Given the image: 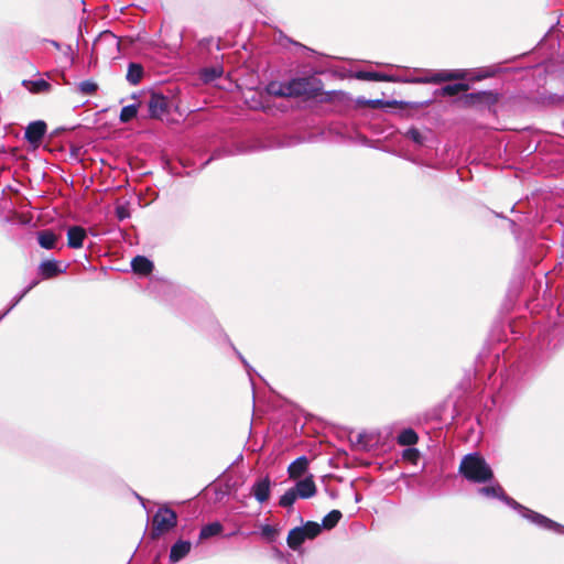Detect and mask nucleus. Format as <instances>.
I'll return each mask as SVG.
<instances>
[{"mask_svg":"<svg viewBox=\"0 0 564 564\" xmlns=\"http://www.w3.org/2000/svg\"><path fill=\"white\" fill-rule=\"evenodd\" d=\"M56 48H59V45L55 42V41H52L51 42Z\"/></svg>","mask_w":564,"mask_h":564,"instance_id":"e433bc0d","label":"nucleus"},{"mask_svg":"<svg viewBox=\"0 0 564 564\" xmlns=\"http://www.w3.org/2000/svg\"><path fill=\"white\" fill-rule=\"evenodd\" d=\"M479 492L486 497H498V498H503L505 499V496H503V492H502V489L500 486L496 485V486H491V487H484L479 490ZM506 500L508 502H512V505L517 506V503L514 501H510L509 499L506 498Z\"/></svg>","mask_w":564,"mask_h":564,"instance_id":"4be33fe9","label":"nucleus"},{"mask_svg":"<svg viewBox=\"0 0 564 564\" xmlns=\"http://www.w3.org/2000/svg\"><path fill=\"white\" fill-rule=\"evenodd\" d=\"M23 86L32 94H44L51 90V84L42 78L23 80Z\"/></svg>","mask_w":564,"mask_h":564,"instance_id":"9d476101","label":"nucleus"},{"mask_svg":"<svg viewBox=\"0 0 564 564\" xmlns=\"http://www.w3.org/2000/svg\"><path fill=\"white\" fill-rule=\"evenodd\" d=\"M138 113V108L134 105H129L122 108L120 113V120L122 122H128L133 119Z\"/></svg>","mask_w":564,"mask_h":564,"instance_id":"c85d7f7f","label":"nucleus"},{"mask_svg":"<svg viewBox=\"0 0 564 564\" xmlns=\"http://www.w3.org/2000/svg\"><path fill=\"white\" fill-rule=\"evenodd\" d=\"M97 35L104 36V35H115V32L111 30H99Z\"/></svg>","mask_w":564,"mask_h":564,"instance_id":"72a5a7b5","label":"nucleus"},{"mask_svg":"<svg viewBox=\"0 0 564 564\" xmlns=\"http://www.w3.org/2000/svg\"><path fill=\"white\" fill-rule=\"evenodd\" d=\"M93 31H94L93 29L88 28V23H85V32L89 33V32H93Z\"/></svg>","mask_w":564,"mask_h":564,"instance_id":"c9c22d12","label":"nucleus"},{"mask_svg":"<svg viewBox=\"0 0 564 564\" xmlns=\"http://www.w3.org/2000/svg\"><path fill=\"white\" fill-rule=\"evenodd\" d=\"M469 89V86L467 84H454V85H447L442 88L441 94L444 96H454L462 91H466Z\"/></svg>","mask_w":564,"mask_h":564,"instance_id":"412c9836","label":"nucleus"},{"mask_svg":"<svg viewBox=\"0 0 564 564\" xmlns=\"http://www.w3.org/2000/svg\"><path fill=\"white\" fill-rule=\"evenodd\" d=\"M307 467H308V460L306 457L302 456V457L297 458L289 466L288 471H289L290 478L296 479V478L301 477L302 475L305 474Z\"/></svg>","mask_w":564,"mask_h":564,"instance_id":"9b49d317","label":"nucleus"},{"mask_svg":"<svg viewBox=\"0 0 564 564\" xmlns=\"http://www.w3.org/2000/svg\"><path fill=\"white\" fill-rule=\"evenodd\" d=\"M86 238V230L82 227L74 226L67 230V242L70 248H82Z\"/></svg>","mask_w":564,"mask_h":564,"instance_id":"6e6552de","label":"nucleus"},{"mask_svg":"<svg viewBox=\"0 0 564 564\" xmlns=\"http://www.w3.org/2000/svg\"><path fill=\"white\" fill-rule=\"evenodd\" d=\"M469 72L464 69H443L437 72H427L426 75L420 77L400 78L398 82L412 84H441L443 82L467 79Z\"/></svg>","mask_w":564,"mask_h":564,"instance_id":"7ed1b4c3","label":"nucleus"},{"mask_svg":"<svg viewBox=\"0 0 564 564\" xmlns=\"http://www.w3.org/2000/svg\"><path fill=\"white\" fill-rule=\"evenodd\" d=\"M296 498H297V495H296V492H295L294 488H293V489H290V490H288V491H286V492L281 497V499H280V505H281L282 507H291V506L294 503V501H295V499H296Z\"/></svg>","mask_w":564,"mask_h":564,"instance_id":"c756f323","label":"nucleus"},{"mask_svg":"<svg viewBox=\"0 0 564 564\" xmlns=\"http://www.w3.org/2000/svg\"><path fill=\"white\" fill-rule=\"evenodd\" d=\"M408 135L413 140L415 141L416 143H421L422 142V137H421V133L415 130V129H412L408 132Z\"/></svg>","mask_w":564,"mask_h":564,"instance_id":"2f4dec72","label":"nucleus"},{"mask_svg":"<svg viewBox=\"0 0 564 564\" xmlns=\"http://www.w3.org/2000/svg\"><path fill=\"white\" fill-rule=\"evenodd\" d=\"M46 131V124L44 121H34L30 123L25 130V138L26 140L37 147L41 139L45 134Z\"/></svg>","mask_w":564,"mask_h":564,"instance_id":"423d86ee","label":"nucleus"},{"mask_svg":"<svg viewBox=\"0 0 564 564\" xmlns=\"http://www.w3.org/2000/svg\"><path fill=\"white\" fill-rule=\"evenodd\" d=\"M357 78L365 79V80L393 82V83H397L399 80V77L389 76V75H384L381 73H375V72L358 73Z\"/></svg>","mask_w":564,"mask_h":564,"instance_id":"4468645a","label":"nucleus"},{"mask_svg":"<svg viewBox=\"0 0 564 564\" xmlns=\"http://www.w3.org/2000/svg\"><path fill=\"white\" fill-rule=\"evenodd\" d=\"M523 516L542 527H545L549 529H558L560 528V525L557 523H555V522L549 520L547 518H545L539 513H535L533 511L524 510Z\"/></svg>","mask_w":564,"mask_h":564,"instance_id":"2eb2a0df","label":"nucleus"},{"mask_svg":"<svg viewBox=\"0 0 564 564\" xmlns=\"http://www.w3.org/2000/svg\"><path fill=\"white\" fill-rule=\"evenodd\" d=\"M404 457L410 459V460H412V462H415L416 458H417V452L415 449H412V448L406 449L404 452Z\"/></svg>","mask_w":564,"mask_h":564,"instance_id":"473e14b6","label":"nucleus"},{"mask_svg":"<svg viewBox=\"0 0 564 564\" xmlns=\"http://www.w3.org/2000/svg\"><path fill=\"white\" fill-rule=\"evenodd\" d=\"M57 237L52 231L45 230L39 234V243L42 248L53 249L55 248Z\"/></svg>","mask_w":564,"mask_h":564,"instance_id":"a211bd4d","label":"nucleus"},{"mask_svg":"<svg viewBox=\"0 0 564 564\" xmlns=\"http://www.w3.org/2000/svg\"><path fill=\"white\" fill-rule=\"evenodd\" d=\"M83 32H84L83 28H82V25H79V35H83Z\"/></svg>","mask_w":564,"mask_h":564,"instance_id":"4c0bfd02","label":"nucleus"},{"mask_svg":"<svg viewBox=\"0 0 564 564\" xmlns=\"http://www.w3.org/2000/svg\"><path fill=\"white\" fill-rule=\"evenodd\" d=\"M297 497L300 498H310L313 497L316 492V486L314 484L313 477H306L305 479H302L297 481L295 488H294Z\"/></svg>","mask_w":564,"mask_h":564,"instance_id":"0eeeda50","label":"nucleus"},{"mask_svg":"<svg viewBox=\"0 0 564 564\" xmlns=\"http://www.w3.org/2000/svg\"><path fill=\"white\" fill-rule=\"evenodd\" d=\"M260 532L261 536L269 542H272L275 540L279 530L275 527H272L270 524H261L260 525Z\"/></svg>","mask_w":564,"mask_h":564,"instance_id":"a878e982","label":"nucleus"},{"mask_svg":"<svg viewBox=\"0 0 564 564\" xmlns=\"http://www.w3.org/2000/svg\"><path fill=\"white\" fill-rule=\"evenodd\" d=\"M223 527L218 522L210 523L204 527L200 531V539H208L210 536L217 535L221 532Z\"/></svg>","mask_w":564,"mask_h":564,"instance_id":"b1692460","label":"nucleus"},{"mask_svg":"<svg viewBox=\"0 0 564 564\" xmlns=\"http://www.w3.org/2000/svg\"><path fill=\"white\" fill-rule=\"evenodd\" d=\"M131 265L133 271L139 274H149L153 268L152 262L149 259L141 256L135 257L132 260Z\"/></svg>","mask_w":564,"mask_h":564,"instance_id":"f8f14e48","label":"nucleus"},{"mask_svg":"<svg viewBox=\"0 0 564 564\" xmlns=\"http://www.w3.org/2000/svg\"><path fill=\"white\" fill-rule=\"evenodd\" d=\"M61 272V269L58 268V263L56 261H44L40 265V273L45 279H50L54 275H57Z\"/></svg>","mask_w":564,"mask_h":564,"instance_id":"dca6fc26","label":"nucleus"},{"mask_svg":"<svg viewBox=\"0 0 564 564\" xmlns=\"http://www.w3.org/2000/svg\"><path fill=\"white\" fill-rule=\"evenodd\" d=\"M191 550V543L185 541H180L175 543L171 550L170 558L173 562L180 561Z\"/></svg>","mask_w":564,"mask_h":564,"instance_id":"ddd939ff","label":"nucleus"},{"mask_svg":"<svg viewBox=\"0 0 564 564\" xmlns=\"http://www.w3.org/2000/svg\"><path fill=\"white\" fill-rule=\"evenodd\" d=\"M460 473L469 480L485 482L492 477V471L485 459L477 455H467L460 463Z\"/></svg>","mask_w":564,"mask_h":564,"instance_id":"f257e3e1","label":"nucleus"},{"mask_svg":"<svg viewBox=\"0 0 564 564\" xmlns=\"http://www.w3.org/2000/svg\"><path fill=\"white\" fill-rule=\"evenodd\" d=\"M98 89V85L93 80H84L77 85V90L84 96H91Z\"/></svg>","mask_w":564,"mask_h":564,"instance_id":"5701e85b","label":"nucleus"},{"mask_svg":"<svg viewBox=\"0 0 564 564\" xmlns=\"http://www.w3.org/2000/svg\"><path fill=\"white\" fill-rule=\"evenodd\" d=\"M224 70L220 66L205 68L200 72V77L204 83H210L223 75Z\"/></svg>","mask_w":564,"mask_h":564,"instance_id":"aec40b11","label":"nucleus"},{"mask_svg":"<svg viewBox=\"0 0 564 564\" xmlns=\"http://www.w3.org/2000/svg\"><path fill=\"white\" fill-rule=\"evenodd\" d=\"M306 539H313L321 532L319 524L315 522H307L304 527L301 528Z\"/></svg>","mask_w":564,"mask_h":564,"instance_id":"cd10ccee","label":"nucleus"},{"mask_svg":"<svg viewBox=\"0 0 564 564\" xmlns=\"http://www.w3.org/2000/svg\"><path fill=\"white\" fill-rule=\"evenodd\" d=\"M482 77H484V76L478 75V76H476L475 78H476V79H480V78H482Z\"/></svg>","mask_w":564,"mask_h":564,"instance_id":"58836bf2","label":"nucleus"},{"mask_svg":"<svg viewBox=\"0 0 564 564\" xmlns=\"http://www.w3.org/2000/svg\"><path fill=\"white\" fill-rule=\"evenodd\" d=\"M169 107L167 99L159 94H153L149 100V111L152 118L160 119L166 112Z\"/></svg>","mask_w":564,"mask_h":564,"instance_id":"39448f33","label":"nucleus"},{"mask_svg":"<svg viewBox=\"0 0 564 564\" xmlns=\"http://www.w3.org/2000/svg\"><path fill=\"white\" fill-rule=\"evenodd\" d=\"M133 41L131 40V37H121L118 43H117V46L119 50H126L127 48V44H132Z\"/></svg>","mask_w":564,"mask_h":564,"instance_id":"7c9ffc66","label":"nucleus"},{"mask_svg":"<svg viewBox=\"0 0 564 564\" xmlns=\"http://www.w3.org/2000/svg\"><path fill=\"white\" fill-rule=\"evenodd\" d=\"M117 213H118L119 218H121V219H122V218H124V217H127V214H126L124 209H123V208H121V207H119V208L117 209Z\"/></svg>","mask_w":564,"mask_h":564,"instance_id":"f704fd0d","label":"nucleus"},{"mask_svg":"<svg viewBox=\"0 0 564 564\" xmlns=\"http://www.w3.org/2000/svg\"><path fill=\"white\" fill-rule=\"evenodd\" d=\"M341 518V513L338 510L330 511L324 519H323V525L326 529L334 528L338 521Z\"/></svg>","mask_w":564,"mask_h":564,"instance_id":"393cba45","label":"nucleus"},{"mask_svg":"<svg viewBox=\"0 0 564 564\" xmlns=\"http://www.w3.org/2000/svg\"><path fill=\"white\" fill-rule=\"evenodd\" d=\"M252 492L254 498L259 502H264L270 497V480L269 478H263L257 481L252 487Z\"/></svg>","mask_w":564,"mask_h":564,"instance_id":"1a4fd4ad","label":"nucleus"},{"mask_svg":"<svg viewBox=\"0 0 564 564\" xmlns=\"http://www.w3.org/2000/svg\"><path fill=\"white\" fill-rule=\"evenodd\" d=\"M143 75V68L140 64H130L127 73V80L132 84L137 85L140 83Z\"/></svg>","mask_w":564,"mask_h":564,"instance_id":"f3484780","label":"nucleus"},{"mask_svg":"<svg viewBox=\"0 0 564 564\" xmlns=\"http://www.w3.org/2000/svg\"><path fill=\"white\" fill-rule=\"evenodd\" d=\"M317 90L318 87L315 86L314 82L307 78L294 79L285 86L276 83H272L268 86L269 94L278 96L312 95Z\"/></svg>","mask_w":564,"mask_h":564,"instance_id":"f03ea898","label":"nucleus"},{"mask_svg":"<svg viewBox=\"0 0 564 564\" xmlns=\"http://www.w3.org/2000/svg\"><path fill=\"white\" fill-rule=\"evenodd\" d=\"M305 540L306 536L301 530V528H295L289 533L288 544L292 549H297Z\"/></svg>","mask_w":564,"mask_h":564,"instance_id":"6ab92c4d","label":"nucleus"},{"mask_svg":"<svg viewBox=\"0 0 564 564\" xmlns=\"http://www.w3.org/2000/svg\"><path fill=\"white\" fill-rule=\"evenodd\" d=\"M417 441V435L412 430H405L399 435V443L402 445H412Z\"/></svg>","mask_w":564,"mask_h":564,"instance_id":"bb28decb","label":"nucleus"},{"mask_svg":"<svg viewBox=\"0 0 564 564\" xmlns=\"http://www.w3.org/2000/svg\"><path fill=\"white\" fill-rule=\"evenodd\" d=\"M176 513L170 508H161L153 517L152 535L154 538L166 533L176 525Z\"/></svg>","mask_w":564,"mask_h":564,"instance_id":"20e7f679","label":"nucleus"}]
</instances>
